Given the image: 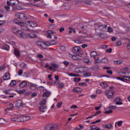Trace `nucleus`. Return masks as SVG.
Segmentation results:
<instances>
[{
  "label": "nucleus",
  "instance_id": "nucleus-1",
  "mask_svg": "<svg viewBox=\"0 0 130 130\" xmlns=\"http://www.w3.org/2000/svg\"><path fill=\"white\" fill-rule=\"evenodd\" d=\"M12 32L14 34H16L19 38H27L26 34L17 27H13Z\"/></svg>",
  "mask_w": 130,
  "mask_h": 130
},
{
  "label": "nucleus",
  "instance_id": "nucleus-2",
  "mask_svg": "<svg viewBox=\"0 0 130 130\" xmlns=\"http://www.w3.org/2000/svg\"><path fill=\"white\" fill-rule=\"evenodd\" d=\"M72 50L73 53L75 54H79V55L83 54V51L81 50V48L79 46H75L72 48Z\"/></svg>",
  "mask_w": 130,
  "mask_h": 130
},
{
  "label": "nucleus",
  "instance_id": "nucleus-3",
  "mask_svg": "<svg viewBox=\"0 0 130 130\" xmlns=\"http://www.w3.org/2000/svg\"><path fill=\"white\" fill-rule=\"evenodd\" d=\"M7 6H12L14 7L19 5V1L18 0H10V1L7 2Z\"/></svg>",
  "mask_w": 130,
  "mask_h": 130
},
{
  "label": "nucleus",
  "instance_id": "nucleus-4",
  "mask_svg": "<svg viewBox=\"0 0 130 130\" xmlns=\"http://www.w3.org/2000/svg\"><path fill=\"white\" fill-rule=\"evenodd\" d=\"M116 106H110L107 108L106 112H105V114H110V113H112L113 112V111H112L113 109H116Z\"/></svg>",
  "mask_w": 130,
  "mask_h": 130
},
{
  "label": "nucleus",
  "instance_id": "nucleus-5",
  "mask_svg": "<svg viewBox=\"0 0 130 130\" xmlns=\"http://www.w3.org/2000/svg\"><path fill=\"white\" fill-rule=\"evenodd\" d=\"M106 95L107 96L108 99H111L113 98V94H114V91L112 90H107L105 91Z\"/></svg>",
  "mask_w": 130,
  "mask_h": 130
},
{
  "label": "nucleus",
  "instance_id": "nucleus-6",
  "mask_svg": "<svg viewBox=\"0 0 130 130\" xmlns=\"http://www.w3.org/2000/svg\"><path fill=\"white\" fill-rule=\"evenodd\" d=\"M45 45V48H44V49H46L47 48V47L46 46H50V45H54L56 44L55 40H53L51 42L46 41L44 43Z\"/></svg>",
  "mask_w": 130,
  "mask_h": 130
},
{
  "label": "nucleus",
  "instance_id": "nucleus-7",
  "mask_svg": "<svg viewBox=\"0 0 130 130\" xmlns=\"http://www.w3.org/2000/svg\"><path fill=\"white\" fill-rule=\"evenodd\" d=\"M69 57L70 58H72V59H74V60H81L82 58V56L78 55H73L72 54H69Z\"/></svg>",
  "mask_w": 130,
  "mask_h": 130
},
{
  "label": "nucleus",
  "instance_id": "nucleus-8",
  "mask_svg": "<svg viewBox=\"0 0 130 130\" xmlns=\"http://www.w3.org/2000/svg\"><path fill=\"white\" fill-rule=\"evenodd\" d=\"M15 16L19 19L20 20H23L24 19H26V16L23 13H19L18 12L15 13Z\"/></svg>",
  "mask_w": 130,
  "mask_h": 130
},
{
  "label": "nucleus",
  "instance_id": "nucleus-9",
  "mask_svg": "<svg viewBox=\"0 0 130 130\" xmlns=\"http://www.w3.org/2000/svg\"><path fill=\"white\" fill-rule=\"evenodd\" d=\"M10 120H11V121H15L16 122H22V120H23V118H22V116L12 118H10Z\"/></svg>",
  "mask_w": 130,
  "mask_h": 130
},
{
  "label": "nucleus",
  "instance_id": "nucleus-10",
  "mask_svg": "<svg viewBox=\"0 0 130 130\" xmlns=\"http://www.w3.org/2000/svg\"><path fill=\"white\" fill-rule=\"evenodd\" d=\"M25 24L27 26H29L30 27H32V28L37 27V24L36 22H34L33 21H25Z\"/></svg>",
  "mask_w": 130,
  "mask_h": 130
},
{
  "label": "nucleus",
  "instance_id": "nucleus-11",
  "mask_svg": "<svg viewBox=\"0 0 130 130\" xmlns=\"http://www.w3.org/2000/svg\"><path fill=\"white\" fill-rule=\"evenodd\" d=\"M98 28L100 31H105L107 29V25L106 24H101L98 25Z\"/></svg>",
  "mask_w": 130,
  "mask_h": 130
},
{
  "label": "nucleus",
  "instance_id": "nucleus-12",
  "mask_svg": "<svg viewBox=\"0 0 130 130\" xmlns=\"http://www.w3.org/2000/svg\"><path fill=\"white\" fill-rule=\"evenodd\" d=\"M20 26H21V28L22 30H24V31H28V32H31L32 31L29 28H28V27L26 25H25V23H24L23 25Z\"/></svg>",
  "mask_w": 130,
  "mask_h": 130
},
{
  "label": "nucleus",
  "instance_id": "nucleus-13",
  "mask_svg": "<svg viewBox=\"0 0 130 130\" xmlns=\"http://www.w3.org/2000/svg\"><path fill=\"white\" fill-rule=\"evenodd\" d=\"M39 109L41 112H45L46 109H47V107L46 106H41L39 107Z\"/></svg>",
  "mask_w": 130,
  "mask_h": 130
},
{
  "label": "nucleus",
  "instance_id": "nucleus-14",
  "mask_svg": "<svg viewBox=\"0 0 130 130\" xmlns=\"http://www.w3.org/2000/svg\"><path fill=\"white\" fill-rule=\"evenodd\" d=\"M10 79H11V77H10V73H5L3 76L4 81H8V80H10Z\"/></svg>",
  "mask_w": 130,
  "mask_h": 130
},
{
  "label": "nucleus",
  "instance_id": "nucleus-15",
  "mask_svg": "<svg viewBox=\"0 0 130 130\" xmlns=\"http://www.w3.org/2000/svg\"><path fill=\"white\" fill-rule=\"evenodd\" d=\"M36 44L37 45H39V46H41L42 48H45V45H44V42L39 41L36 42Z\"/></svg>",
  "mask_w": 130,
  "mask_h": 130
},
{
  "label": "nucleus",
  "instance_id": "nucleus-16",
  "mask_svg": "<svg viewBox=\"0 0 130 130\" xmlns=\"http://www.w3.org/2000/svg\"><path fill=\"white\" fill-rule=\"evenodd\" d=\"M17 107H22L23 106V102L21 100H18L16 102Z\"/></svg>",
  "mask_w": 130,
  "mask_h": 130
},
{
  "label": "nucleus",
  "instance_id": "nucleus-17",
  "mask_svg": "<svg viewBox=\"0 0 130 130\" xmlns=\"http://www.w3.org/2000/svg\"><path fill=\"white\" fill-rule=\"evenodd\" d=\"M97 52L96 51H92L90 53V55L91 57H93L94 59L96 58V56H97Z\"/></svg>",
  "mask_w": 130,
  "mask_h": 130
},
{
  "label": "nucleus",
  "instance_id": "nucleus-18",
  "mask_svg": "<svg viewBox=\"0 0 130 130\" xmlns=\"http://www.w3.org/2000/svg\"><path fill=\"white\" fill-rule=\"evenodd\" d=\"M81 70V73H85V72H88L89 71V68L87 67H80Z\"/></svg>",
  "mask_w": 130,
  "mask_h": 130
},
{
  "label": "nucleus",
  "instance_id": "nucleus-19",
  "mask_svg": "<svg viewBox=\"0 0 130 130\" xmlns=\"http://www.w3.org/2000/svg\"><path fill=\"white\" fill-rule=\"evenodd\" d=\"M74 72L75 73H76V74H81V73H82L81 67L75 68L74 70Z\"/></svg>",
  "mask_w": 130,
  "mask_h": 130
},
{
  "label": "nucleus",
  "instance_id": "nucleus-20",
  "mask_svg": "<svg viewBox=\"0 0 130 130\" xmlns=\"http://www.w3.org/2000/svg\"><path fill=\"white\" fill-rule=\"evenodd\" d=\"M27 86V82L25 81H22L20 84V87L21 88H24Z\"/></svg>",
  "mask_w": 130,
  "mask_h": 130
},
{
  "label": "nucleus",
  "instance_id": "nucleus-21",
  "mask_svg": "<svg viewBox=\"0 0 130 130\" xmlns=\"http://www.w3.org/2000/svg\"><path fill=\"white\" fill-rule=\"evenodd\" d=\"M50 91H46L43 94V97H49L50 96Z\"/></svg>",
  "mask_w": 130,
  "mask_h": 130
},
{
  "label": "nucleus",
  "instance_id": "nucleus-22",
  "mask_svg": "<svg viewBox=\"0 0 130 130\" xmlns=\"http://www.w3.org/2000/svg\"><path fill=\"white\" fill-rule=\"evenodd\" d=\"M3 48L5 50L9 51V50H10V46H9V45L5 44L3 46Z\"/></svg>",
  "mask_w": 130,
  "mask_h": 130
},
{
  "label": "nucleus",
  "instance_id": "nucleus-23",
  "mask_svg": "<svg viewBox=\"0 0 130 130\" xmlns=\"http://www.w3.org/2000/svg\"><path fill=\"white\" fill-rule=\"evenodd\" d=\"M14 23H15V24H17L19 26L24 25V22H20L18 19H15L14 20Z\"/></svg>",
  "mask_w": 130,
  "mask_h": 130
},
{
  "label": "nucleus",
  "instance_id": "nucleus-24",
  "mask_svg": "<svg viewBox=\"0 0 130 130\" xmlns=\"http://www.w3.org/2000/svg\"><path fill=\"white\" fill-rule=\"evenodd\" d=\"M27 36L29 38H35L37 37L36 34L33 33L28 34Z\"/></svg>",
  "mask_w": 130,
  "mask_h": 130
},
{
  "label": "nucleus",
  "instance_id": "nucleus-25",
  "mask_svg": "<svg viewBox=\"0 0 130 130\" xmlns=\"http://www.w3.org/2000/svg\"><path fill=\"white\" fill-rule=\"evenodd\" d=\"M21 118H22L23 120L21 121V122L23 121H27V120H29L30 119L29 116H21Z\"/></svg>",
  "mask_w": 130,
  "mask_h": 130
},
{
  "label": "nucleus",
  "instance_id": "nucleus-26",
  "mask_svg": "<svg viewBox=\"0 0 130 130\" xmlns=\"http://www.w3.org/2000/svg\"><path fill=\"white\" fill-rule=\"evenodd\" d=\"M14 53L16 56H20V52L17 49H14Z\"/></svg>",
  "mask_w": 130,
  "mask_h": 130
},
{
  "label": "nucleus",
  "instance_id": "nucleus-27",
  "mask_svg": "<svg viewBox=\"0 0 130 130\" xmlns=\"http://www.w3.org/2000/svg\"><path fill=\"white\" fill-rule=\"evenodd\" d=\"M73 41L75 43H77V44H81L82 43V40L80 39L74 40Z\"/></svg>",
  "mask_w": 130,
  "mask_h": 130
},
{
  "label": "nucleus",
  "instance_id": "nucleus-28",
  "mask_svg": "<svg viewBox=\"0 0 130 130\" xmlns=\"http://www.w3.org/2000/svg\"><path fill=\"white\" fill-rule=\"evenodd\" d=\"M101 86L104 89H106L107 87H108V84H106L105 83L102 82V83H101Z\"/></svg>",
  "mask_w": 130,
  "mask_h": 130
},
{
  "label": "nucleus",
  "instance_id": "nucleus-29",
  "mask_svg": "<svg viewBox=\"0 0 130 130\" xmlns=\"http://www.w3.org/2000/svg\"><path fill=\"white\" fill-rule=\"evenodd\" d=\"M17 84V82L16 80H12L11 83H10V86L11 87H14V86Z\"/></svg>",
  "mask_w": 130,
  "mask_h": 130
},
{
  "label": "nucleus",
  "instance_id": "nucleus-30",
  "mask_svg": "<svg viewBox=\"0 0 130 130\" xmlns=\"http://www.w3.org/2000/svg\"><path fill=\"white\" fill-rule=\"evenodd\" d=\"M101 62L103 63H107V62H108V59L107 58H103L101 59Z\"/></svg>",
  "mask_w": 130,
  "mask_h": 130
},
{
  "label": "nucleus",
  "instance_id": "nucleus-31",
  "mask_svg": "<svg viewBox=\"0 0 130 130\" xmlns=\"http://www.w3.org/2000/svg\"><path fill=\"white\" fill-rule=\"evenodd\" d=\"M112 127V124H106L105 125V128H108V129L111 128Z\"/></svg>",
  "mask_w": 130,
  "mask_h": 130
},
{
  "label": "nucleus",
  "instance_id": "nucleus-32",
  "mask_svg": "<svg viewBox=\"0 0 130 130\" xmlns=\"http://www.w3.org/2000/svg\"><path fill=\"white\" fill-rule=\"evenodd\" d=\"M70 30L69 31V33H76V29L75 28H72V27H69Z\"/></svg>",
  "mask_w": 130,
  "mask_h": 130
},
{
  "label": "nucleus",
  "instance_id": "nucleus-33",
  "mask_svg": "<svg viewBox=\"0 0 130 130\" xmlns=\"http://www.w3.org/2000/svg\"><path fill=\"white\" fill-rule=\"evenodd\" d=\"M30 86L31 89H33V88H34L35 89H36V88H37V85L35 84L30 83Z\"/></svg>",
  "mask_w": 130,
  "mask_h": 130
},
{
  "label": "nucleus",
  "instance_id": "nucleus-34",
  "mask_svg": "<svg viewBox=\"0 0 130 130\" xmlns=\"http://www.w3.org/2000/svg\"><path fill=\"white\" fill-rule=\"evenodd\" d=\"M114 63H115V64H120V63H122V60H115L114 61Z\"/></svg>",
  "mask_w": 130,
  "mask_h": 130
},
{
  "label": "nucleus",
  "instance_id": "nucleus-35",
  "mask_svg": "<svg viewBox=\"0 0 130 130\" xmlns=\"http://www.w3.org/2000/svg\"><path fill=\"white\" fill-rule=\"evenodd\" d=\"M58 87L59 89H62V88H63V87H64V83H59Z\"/></svg>",
  "mask_w": 130,
  "mask_h": 130
},
{
  "label": "nucleus",
  "instance_id": "nucleus-36",
  "mask_svg": "<svg viewBox=\"0 0 130 130\" xmlns=\"http://www.w3.org/2000/svg\"><path fill=\"white\" fill-rule=\"evenodd\" d=\"M83 77H91V73H85L83 74Z\"/></svg>",
  "mask_w": 130,
  "mask_h": 130
},
{
  "label": "nucleus",
  "instance_id": "nucleus-37",
  "mask_svg": "<svg viewBox=\"0 0 130 130\" xmlns=\"http://www.w3.org/2000/svg\"><path fill=\"white\" fill-rule=\"evenodd\" d=\"M46 104V100L44 99L40 103V105H44Z\"/></svg>",
  "mask_w": 130,
  "mask_h": 130
},
{
  "label": "nucleus",
  "instance_id": "nucleus-38",
  "mask_svg": "<svg viewBox=\"0 0 130 130\" xmlns=\"http://www.w3.org/2000/svg\"><path fill=\"white\" fill-rule=\"evenodd\" d=\"M84 63H87L88 64H90V61H89V59L88 58H85L83 60Z\"/></svg>",
  "mask_w": 130,
  "mask_h": 130
},
{
  "label": "nucleus",
  "instance_id": "nucleus-39",
  "mask_svg": "<svg viewBox=\"0 0 130 130\" xmlns=\"http://www.w3.org/2000/svg\"><path fill=\"white\" fill-rule=\"evenodd\" d=\"M80 81H81L80 78H74V81L75 83H78V82H80Z\"/></svg>",
  "mask_w": 130,
  "mask_h": 130
},
{
  "label": "nucleus",
  "instance_id": "nucleus-40",
  "mask_svg": "<svg viewBox=\"0 0 130 130\" xmlns=\"http://www.w3.org/2000/svg\"><path fill=\"white\" fill-rule=\"evenodd\" d=\"M107 32L112 33V32H113V29H112L111 27L109 26L107 29Z\"/></svg>",
  "mask_w": 130,
  "mask_h": 130
},
{
  "label": "nucleus",
  "instance_id": "nucleus-41",
  "mask_svg": "<svg viewBox=\"0 0 130 130\" xmlns=\"http://www.w3.org/2000/svg\"><path fill=\"white\" fill-rule=\"evenodd\" d=\"M99 62H101V59L99 58H96L95 59L94 61V63H98Z\"/></svg>",
  "mask_w": 130,
  "mask_h": 130
},
{
  "label": "nucleus",
  "instance_id": "nucleus-42",
  "mask_svg": "<svg viewBox=\"0 0 130 130\" xmlns=\"http://www.w3.org/2000/svg\"><path fill=\"white\" fill-rule=\"evenodd\" d=\"M44 89L45 88L43 86H41L38 87V90H39L40 91H44Z\"/></svg>",
  "mask_w": 130,
  "mask_h": 130
},
{
  "label": "nucleus",
  "instance_id": "nucleus-43",
  "mask_svg": "<svg viewBox=\"0 0 130 130\" xmlns=\"http://www.w3.org/2000/svg\"><path fill=\"white\" fill-rule=\"evenodd\" d=\"M116 103V105H122V102H121V101H116L115 102Z\"/></svg>",
  "mask_w": 130,
  "mask_h": 130
},
{
  "label": "nucleus",
  "instance_id": "nucleus-44",
  "mask_svg": "<svg viewBox=\"0 0 130 130\" xmlns=\"http://www.w3.org/2000/svg\"><path fill=\"white\" fill-rule=\"evenodd\" d=\"M70 108L71 109H76V108H78V106L75 105H73L70 107Z\"/></svg>",
  "mask_w": 130,
  "mask_h": 130
},
{
  "label": "nucleus",
  "instance_id": "nucleus-45",
  "mask_svg": "<svg viewBox=\"0 0 130 130\" xmlns=\"http://www.w3.org/2000/svg\"><path fill=\"white\" fill-rule=\"evenodd\" d=\"M59 48V49H60V50H62L63 51L66 50V47H64V46H60Z\"/></svg>",
  "mask_w": 130,
  "mask_h": 130
},
{
  "label": "nucleus",
  "instance_id": "nucleus-46",
  "mask_svg": "<svg viewBox=\"0 0 130 130\" xmlns=\"http://www.w3.org/2000/svg\"><path fill=\"white\" fill-rule=\"evenodd\" d=\"M102 107V105L100 104L98 107H95V110H99Z\"/></svg>",
  "mask_w": 130,
  "mask_h": 130
},
{
  "label": "nucleus",
  "instance_id": "nucleus-47",
  "mask_svg": "<svg viewBox=\"0 0 130 130\" xmlns=\"http://www.w3.org/2000/svg\"><path fill=\"white\" fill-rule=\"evenodd\" d=\"M81 91H82V90H79L77 88H74L73 90V92H75L76 93H80V92H81Z\"/></svg>",
  "mask_w": 130,
  "mask_h": 130
},
{
  "label": "nucleus",
  "instance_id": "nucleus-48",
  "mask_svg": "<svg viewBox=\"0 0 130 130\" xmlns=\"http://www.w3.org/2000/svg\"><path fill=\"white\" fill-rule=\"evenodd\" d=\"M106 51L108 53H111V51H112V49L111 48H110L109 49H107V50H106Z\"/></svg>",
  "mask_w": 130,
  "mask_h": 130
},
{
  "label": "nucleus",
  "instance_id": "nucleus-49",
  "mask_svg": "<svg viewBox=\"0 0 130 130\" xmlns=\"http://www.w3.org/2000/svg\"><path fill=\"white\" fill-rule=\"evenodd\" d=\"M78 85H79L80 86H87V83H85V82H81L78 84Z\"/></svg>",
  "mask_w": 130,
  "mask_h": 130
},
{
  "label": "nucleus",
  "instance_id": "nucleus-50",
  "mask_svg": "<svg viewBox=\"0 0 130 130\" xmlns=\"http://www.w3.org/2000/svg\"><path fill=\"white\" fill-rule=\"evenodd\" d=\"M51 64L53 68H55L56 69H58V65H57L54 63H53Z\"/></svg>",
  "mask_w": 130,
  "mask_h": 130
},
{
  "label": "nucleus",
  "instance_id": "nucleus-51",
  "mask_svg": "<svg viewBox=\"0 0 130 130\" xmlns=\"http://www.w3.org/2000/svg\"><path fill=\"white\" fill-rule=\"evenodd\" d=\"M50 29H54L55 28V25L54 24H51L49 26Z\"/></svg>",
  "mask_w": 130,
  "mask_h": 130
},
{
  "label": "nucleus",
  "instance_id": "nucleus-52",
  "mask_svg": "<svg viewBox=\"0 0 130 130\" xmlns=\"http://www.w3.org/2000/svg\"><path fill=\"white\" fill-rule=\"evenodd\" d=\"M62 105V102H59L58 104H57V108H59V107H60V106H61V105Z\"/></svg>",
  "mask_w": 130,
  "mask_h": 130
},
{
  "label": "nucleus",
  "instance_id": "nucleus-53",
  "mask_svg": "<svg viewBox=\"0 0 130 130\" xmlns=\"http://www.w3.org/2000/svg\"><path fill=\"white\" fill-rule=\"evenodd\" d=\"M6 23L5 20H0V26H2V25H4V24Z\"/></svg>",
  "mask_w": 130,
  "mask_h": 130
},
{
  "label": "nucleus",
  "instance_id": "nucleus-54",
  "mask_svg": "<svg viewBox=\"0 0 130 130\" xmlns=\"http://www.w3.org/2000/svg\"><path fill=\"white\" fill-rule=\"evenodd\" d=\"M117 124H118V126H121L122 124V121H118V122H116Z\"/></svg>",
  "mask_w": 130,
  "mask_h": 130
},
{
  "label": "nucleus",
  "instance_id": "nucleus-55",
  "mask_svg": "<svg viewBox=\"0 0 130 130\" xmlns=\"http://www.w3.org/2000/svg\"><path fill=\"white\" fill-rule=\"evenodd\" d=\"M107 74H109V75H112V71L111 70H108L106 71Z\"/></svg>",
  "mask_w": 130,
  "mask_h": 130
},
{
  "label": "nucleus",
  "instance_id": "nucleus-56",
  "mask_svg": "<svg viewBox=\"0 0 130 130\" xmlns=\"http://www.w3.org/2000/svg\"><path fill=\"white\" fill-rule=\"evenodd\" d=\"M19 67L22 68V69H24V68H25V67H26V64H25V63H21L19 64Z\"/></svg>",
  "mask_w": 130,
  "mask_h": 130
},
{
  "label": "nucleus",
  "instance_id": "nucleus-57",
  "mask_svg": "<svg viewBox=\"0 0 130 130\" xmlns=\"http://www.w3.org/2000/svg\"><path fill=\"white\" fill-rule=\"evenodd\" d=\"M4 8L6 9V11H10V6H5L4 7Z\"/></svg>",
  "mask_w": 130,
  "mask_h": 130
},
{
  "label": "nucleus",
  "instance_id": "nucleus-58",
  "mask_svg": "<svg viewBox=\"0 0 130 130\" xmlns=\"http://www.w3.org/2000/svg\"><path fill=\"white\" fill-rule=\"evenodd\" d=\"M100 113H101V111H98L93 116H96V115H98V114H100Z\"/></svg>",
  "mask_w": 130,
  "mask_h": 130
},
{
  "label": "nucleus",
  "instance_id": "nucleus-59",
  "mask_svg": "<svg viewBox=\"0 0 130 130\" xmlns=\"http://www.w3.org/2000/svg\"><path fill=\"white\" fill-rule=\"evenodd\" d=\"M81 47L82 48H86V47H88V45L87 44H83L81 45Z\"/></svg>",
  "mask_w": 130,
  "mask_h": 130
},
{
  "label": "nucleus",
  "instance_id": "nucleus-60",
  "mask_svg": "<svg viewBox=\"0 0 130 130\" xmlns=\"http://www.w3.org/2000/svg\"><path fill=\"white\" fill-rule=\"evenodd\" d=\"M127 49L128 51H130V43L127 45Z\"/></svg>",
  "mask_w": 130,
  "mask_h": 130
},
{
  "label": "nucleus",
  "instance_id": "nucleus-61",
  "mask_svg": "<svg viewBox=\"0 0 130 130\" xmlns=\"http://www.w3.org/2000/svg\"><path fill=\"white\" fill-rule=\"evenodd\" d=\"M47 33H48V34H53V30H48L47 31Z\"/></svg>",
  "mask_w": 130,
  "mask_h": 130
},
{
  "label": "nucleus",
  "instance_id": "nucleus-62",
  "mask_svg": "<svg viewBox=\"0 0 130 130\" xmlns=\"http://www.w3.org/2000/svg\"><path fill=\"white\" fill-rule=\"evenodd\" d=\"M90 98H92V99H95L96 97H97V95H90Z\"/></svg>",
  "mask_w": 130,
  "mask_h": 130
},
{
  "label": "nucleus",
  "instance_id": "nucleus-63",
  "mask_svg": "<svg viewBox=\"0 0 130 130\" xmlns=\"http://www.w3.org/2000/svg\"><path fill=\"white\" fill-rule=\"evenodd\" d=\"M95 127H96V126L95 125L91 126H90V130L95 129Z\"/></svg>",
  "mask_w": 130,
  "mask_h": 130
},
{
  "label": "nucleus",
  "instance_id": "nucleus-64",
  "mask_svg": "<svg viewBox=\"0 0 130 130\" xmlns=\"http://www.w3.org/2000/svg\"><path fill=\"white\" fill-rule=\"evenodd\" d=\"M116 101H121V100L119 98H117L115 99V102H116Z\"/></svg>",
  "mask_w": 130,
  "mask_h": 130
}]
</instances>
